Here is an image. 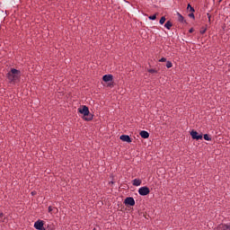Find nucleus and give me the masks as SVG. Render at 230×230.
Wrapping results in <instances>:
<instances>
[{"instance_id": "nucleus-23", "label": "nucleus", "mask_w": 230, "mask_h": 230, "mask_svg": "<svg viewBox=\"0 0 230 230\" xmlns=\"http://www.w3.org/2000/svg\"><path fill=\"white\" fill-rule=\"evenodd\" d=\"M189 17H190V18H192V19H195V16H194L193 13L189 14Z\"/></svg>"}, {"instance_id": "nucleus-11", "label": "nucleus", "mask_w": 230, "mask_h": 230, "mask_svg": "<svg viewBox=\"0 0 230 230\" xmlns=\"http://www.w3.org/2000/svg\"><path fill=\"white\" fill-rule=\"evenodd\" d=\"M141 183H142V181H141V180H139V179H135V180H133V181H132V184H133L134 186H140Z\"/></svg>"}, {"instance_id": "nucleus-20", "label": "nucleus", "mask_w": 230, "mask_h": 230, "mask_svg": "<svg viewBox=\"0 0 230 230\" xmlns=\"http://www.w3.org/2000/svg\"><path fill=\"white\" fill-rule=\"evenodd\" d=\"M148 72H149V73H151V74L157 73V71H156V70H155V69H149V70H148Z\"/></svg>"}, {"instance_id": "nucleus-15", "label": "nucleus", "mask_w": 230, "mask_h": 230, "mask_svg": "<svg viewBox=\"0 0 230 230\" xmlns=\"http://www.w3.org/2000/svg\"><path fill=\"white\" fill-rule=\"evenodd\" d=\"M188 10H190V12L194 13L195 10L193 7H191L190 4H188Z\"/></svg>"}, {"instance_id": "nucleus-13", "label": "nucleus", "mask_w": 230, "mask_h": 230, "mask_svg": "<svg viewBox=\"0 0 230 230\" xmlns=\"http://www.w3.org/2000/svg\"><path fill=\"white\" fill-rule=\"evenodd\" d=\"M177 15L179 16V21H180L181 22H183V21H184L183 16H182L181 14H180L179 13H177Z\"/></svg>"}, {"instance_id": "nucleus-10", "label": "nucleus", "mask_w": 230, "mask_h": 230, "mask_svg": "<svg viewBox=\"0 0 230 230\" xmlns=\"http://www.w3.org/2000/svg\"><path fill=\"white\" fill-rule=\"evenodd\" d=\"M140 136H141V137L142 138H148L149 137V133L147 132V131H145V130H142L141 132H140Z\"/></svg>"}, {"instance_id": "nucleus-5", "label": "nucleus", "mask_w": 230, "mask_h": 230, "mask_svg": "<svg viewBox=\"0 0 230 230\" xmlns=\"http://www.w3.org/2000/svg\"><path fill=\"white\" fill-rule=\"evenodd\" d=\"M190 136H191V137H192L193 139H196V140H199V139H202V138H203L202 135H199L198 132H197V131H194V130H192V131L190 132Z\"/></svg>"}, {"instance_id": "nucleus-19", "label": "nucleus", "mask_w": 230, "mask_h": 230, "mask_svg": "<svg viewBox=\"0 0 230 230\" xmlns=\"http://www.w3.org/2000/svg\"><path fill=\"white\" fill-rule=\"evenodd\" d=\"M206 31H207V29L202 28L200 31V33L203 35L206 33Z\"/></svg>"}, {"instance_id": "nucleus-26", "label": "nucleus", "mask_w": 230, "mask_h": 230, "mask_svg": "<svg viewBox=\"0 0 230 230\" xmlns=\"http://www.w3.org/2000/svg\"><path fill=\"white\" fill-rule=\"evenodd\" d=\"M112 84H109V86H111Z\"/></svg>"}, {"instance_id": "nucleus-7", "label": "nucleus", "mask_w": 230, "mask_h": 230, "mask_svg": "<svg viewBox=\"0 0 230 230\" xmlns=\"http://www.w3.org/2000/svg\"><path fill=\"white\" fill-rule=\"evenodd\" d=\"M124 203H125L126 205L134 206V205H135V200H134V199H133L132 197H128V198L125 199Z\"/></svg>"}, {"instance_id": "nucleus-18", "label": "nucleus", "mask_w": 230, "mask_h": 230, "mask_svg": "<svg viewBox=\"0 0 230 230\" xmlns=\"http://www.w3.org/2000/svg\"><path fill=\"white\" fill-rule=\"evenodd\" d=\"M148 18L151 21H155L156 19V15L155 14V15L149 16Z\"/></svg>"}, {"instance_id": "nucleus-6", "label": "nucleus", "mask_w": 230, "mask_h": 230, "mask_svg": "<svg viewBox=\"0 0 230 230\" xmlns=\"http://www.w3.org/2000/svg\"><path fill=\"white\" fill-rule=\"evenodd\" d=\"M217 230H230V223H228V224H220L217 227Z\"/></svg>"}, {"instance_id": "nucleus-3", "label": "nucleus", "mask_w": 230, "mask_h": 230, "mask_svg": "<svg viewBox=\"0 0 230 230\" xmlns=\"http://www.w3.org/2000/svg\"><path fill=\"white\" fill-rule=\"evenodd\" d=\"M138 193H139V195H141V196H146L147 194L150 193V190H149L148 187L144 186V187L139 188Z\"/></svg>"}, {"instance_id": "nucleus-21", "label": "nucleus", "mask_w": 230, "mask_h": 230, "mask_svg": "<svg viewBox=\"0 0 230 230\" xmlns=\"http://www.w3.org/2000/svg\"><path fill=\"white\" fill-rule=\"evenodd\" d=\"M159 62H166V58H162Z\"/></svg>"}, {"instance_id": "nucleus-12", "label": "nucleus", "mask_w": 230, "mask_h": 230, "mask_svg": "<svg viewBox=\"0 0 230 230\" xmlns=\"http://www.w3.org/2000/svg\"><path fill=\"white\" fill-rule=\"evenodd\" d=\"M172 27V24L170 21H168L165 24H164V28H166L167 30H171V28Z\"/></svg>"}, {"instance_id": "nucleus-8", "label": "nucleus", "mask_w": 230, "mask_h": 230, "mask_svg": "<svg viewBox=\"0 0 230 230\" xmlns=\"http://www.w3.org/2000/svg\"><path fill=\"white\" fill-rule=\"evenodd\" d=\"M119 139L122 140L123 142H127V143H131L132 142L131 138L128 135H121L119 137Z\"/></svg>"}, {"instance_id": "nucleus-24", "label": "nucleus", "mask_w": 230, "mask_h": 230, "mask_svg": "<svg viewBox=\"0 0 230 230\" xmlns=\"http://www.w3.org/2000/svg\"><path fill=\"white\" fill-rule=\"evenodd\" d=\"M4 216L3 212H0V218H2Z\"/></svg>"}, {"instance_id": "nucleus-17", "label": "nucleus", "mask_w": 230, "mask_h": 230, "mask_svg": "<svg viewBox=\"0 0 230 230\" xmlns=\"http://www.w3.org/2000/svg\"><path fill=\"white\" fill-rule=\"evenodd\" d=\"M172 66V62L167 61V62H166V67H167V68H171Z\"/></svg>"}, {"instance_id": "nucleus-27", "label": "nucleus", "mask_w": 230, "mask_h": 230, "mask_svg": "<svg viewBox=\"0 0 230 230\" xmlns=\"http://www.w3.org/2000/svg\"><path fill=\"white\" fill-rule=\"evenodd\" d=\"M223 0H219V2H222Z\"/></svg>"}, {"instance_id": "nucleus-22", "label": "nucleus", "mask_w": 230, "mask_h": 230, "mask_svg": "<svg viewBox=\"0 0 230 230\" xmlns=\"http://www.w3.org/2000/svg\"><path fill=\"white\" fill-rule=\"evenodd\" d=\"M53 211V207L49 206V212L51 213Z\"/></svg>"}, {"instance_id": "nucleus-16", "label": "nucleus", "mask_w": 230, "mask_h": 230, "mask_svg": "<svg viewBox=\"0 0 230 230\" xmlns=\"http://www.w3.org/2000/svg\"><path fill=\"white\" fill-rule=\"evenodd\" d=\"M165 21H166L165 17H162L161 20H160V22H159V23H160L161 25H163Z\"/></svg>"}, {"instance_id": "nucleus-14", "label": "nucleus", "mask_w": 230, "mask_h": 230, "mask_svg": "<svg viewBox=\"0 0 230 230\" xmlns=\"http://www.w3.org/2000/svg\"><path fill=\"white\" fill-rule=\"evenodd\" d=\"M204 139L207 140V141H210L211 137L208 134H205L204 135Z\"/></svg>"}, {"instance_id": "nucleus-4", "label": "nucleus", "mask_w": 230, "mask_h": 230, "mask_svg": "<svg viewBox=\"0 0 230 230\" xmlns=\"http://www.w3.org/2000/svg\"><path fill=\"white\" fill-rule=\"evenodd\" d=\"M34 227L37 229V230H46L44 229V221L42 220H38L34 223Z\"/></svg>"}, {"instance_id": "nucleus-2", "label": "nucleus", "mask_w": 230, "mask_h": 230, "mask_svg": "<svg viewBox=\"0 0 230 230\" xmlns=\"http://www.w3.org/2000/svg\"><path fill=\"white\" fill-rule=\"evenodd\" d=\"M78 112L84 116V120L86 121H91L93 119V115L90 113L89 109L86 106L79 108Z\"/></svg>"}, {"instance_id": "nucleus-9", "label": "nucleus", "mask_w": 230, "mask_h": 230, "mask_svg": "<svg viewBox=\"0 0 230 230\" xmlns=\"http://www.w3.org/2000/svg\"><path fill=\"white\" fill-rule=\"evenodd\" d=\"M112 79H113V76L111 75H105L103 77H102V80L104 82H112Z\"/></svg>"}, {"instance_id": "nucleus-25", "label": "nucleus", "mask_w": 230, "mask_h": 230, "mask_svg": "<svg viewBox=\"0 0 230 230\" xmlns=\"http://www.w3.org/2000/svg\"><path fill=\"white\" fill-rule=\"evenodd\" d=\"M193 31H194L193 29H190V33H192V32H193Z\"/></svg>"}, {"instance_id": "nucleus-1", "label": "nucleus", "mask_w": 230, "mask_h": 230, "mask_svg": "<svg viewBox=\"0 0 230 230\" xmlns=\"http://www.w3.org/2000/svg\"><path fill=\"white\" fill-rule=\"evenodd\" d=\"M22 76V72L15 68H12L9 73H7V79L9 83H16Z\"/></svg>"}]
</instances>
